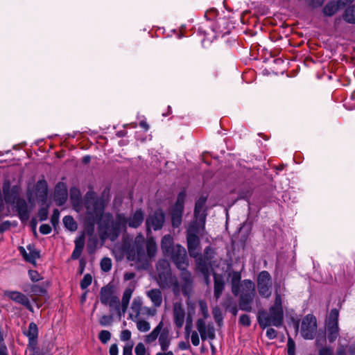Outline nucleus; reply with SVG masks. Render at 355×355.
I'll use <instances>...</instances> for the list:
<instances>
[{
	"label": "nucleus",
	"mask_w": 355,
	"mask_h": 355,
	"mask_svg": "<svg viewBox=\"0 0 355 355\" xmlns=\"http://www.w3.org/2000/svg\"><path fill=\"white\" fill-rule=\"evenodd\" d=\"M172 340V336L169 332V330L166 328L162 329L158 338L159 345L162 351H167L171 345Z\"/></svg>",
	"instance_id": "obj_22"
},
{
	"label": "nucleus",
	"mask_w": 355,
	"mask_h": 355,
	"mask_svg": "<svg viewBox=\"0 0 355 355\" xmlns=\"http://www.w3.org/2000/svg\"><path fill=\"white\" fill-rule=\"evenodd\" d=\"M334 349L330 346H322L318 350V355H333Z\"/></svg>",
	"instance_id": "obj_44"
},
{
	"label": "nucleus",
	"mask_w": 355,
	"mask_h": 355,
	"mask_svg": "<svg viewBox=\"0 0 355 355\" xmlns=\"http://www.w3.org/2000/svg\"><path fill=\"white\" fill-rule=\"evenodd\" d=\"M317 330L316 318L311 314L306 315L302 320L300 334L304 339L314 338Z\"/></svg>",
	"instance_id": "obj_10"
},
{
	"label": "nucleus",
	"mask_w": 355,
	"mask_h": 355,
	"mask_svg": "<svg viewBox=\"0 0 355 355\" xmlns=\"http://www.w3.org/2000/svg\"><path fill=\"white\" fill-rule=\"evenodd\" d=\"M212 313L216 322L220 326L223 322V315L219 308L215 307L212 310Z\"/></svg>",
	"instance_id": "obj_41"
},
{
	"label": "nucleus",
	"mask_w": 355,
	"mask_h": 355,
	"mask_svg": "<svg viewBox=\"0 0 355 355\" xmlns=\"http://www.w3.org/2000/svg\"><path fill=\"white\" fill-rule=\"evenodd\" d=\"M207 198L205 197H200L196 202L194 209V216L197 225H201V229L205 230V220H206V204Z\"/></svg>",
	"instance_id": "obj_13"
},
{
	"label": "nucleus",
	"mask_w": 355,
	"mask_h": 355,
	"mask_svg": "<svg viewBox=\"0 0 355 355\" xmlns=\"http://www.w3.org/2000/svg\"><path fill=\"white\" fill-rule=\"evenodd\" d=\"M113 293V288L112 286H105L102 287L100 292L101 302L104 305H107L108 301L115 296Z\"/></svg>",
	"instance_id": "obj_28"
},
{
	"label": "nucleus",
	"mask_w": 355,
	"mask_h": 355,
	"mask_svg": "<svg viewBox=\"0 0 355 355\" xmlns=\"http://www.w3.org/2000/svg\"><path fill=\"white\" fill-rule=\"evenodd\" d=\"M28 275L30 279L34 282H38L42 279L40 275L36 270H30L28 271Z\"/></svg>",
	"instance_id": "obj_53"
},
{
	"label": "nucleus",
	"mask_w": 355,
	"mask_h": 355,
	"mask_svg": "<svg viewBox=\"0 0 355 355\" xmlns=\"http://www.w3.org/2000/svg\"><path fill=\"white\" fill-rule=\"evenodd\" d=\"M185 197V191H181L178 194L176 202L172 209L171 220L174 227H178L181 225Z\"/></svg>",
	"instance_id": "obj_11"
},
{
	"label": "nucleus",
	"mask_w": 355,
	"mask_h": 355,
	"mask_svg": "<svg viewBox=\"0 0 355 355\" xmlns=\"http://www.w3.org/2000/svg\"><path fill=\"white\" fill-rule=\"evenodd\" d=\"M196 268L203 275L205 284L209 285L210 284V274L214 269L205 268V266L196 267Z\"/></svg>",
	"instance_id": "obj_37"
},
{
	"label": "nucleus",
	"mask_w": 355,
	"mask_h": 355,
	"mask_svg": "<svg viewBox=\"0 0 355 355\" xmlns=\"http://www.w3.org/2000/svg\"><path fill=\"white\" fill-rule=\"evenodd\" d=\"M260 327L265 329L271 325L276 327H281L284 321V310L281 295L276 292L275 302L269 309V312L264 310L259 311L257 316Z\"/></svg>",
	"instance_id": "obj_4"
},
{
	"label": "nucleus",
	"mask_w": 355,
	"mask_h": 355,
	"mask_svg": "<svg viewBox=\"0 0 355 355\" xmlns=\"http://www.w3.org/2000/svg\"><path fill=\"white\" fill-rule=\"evenodd\" d=\"M4 295L12 301L24 305L30 311L33 312V308L28 298L24 294L18 291H5Z\"/></svg>",
	"instance_id": "obj_16"
},
{
	"label": "nucleus",
	"mask_w": 355,
	"mask_h": 355,
	"mask_svg": "<svg viewBox=\"0 0 355 355\" xmlns=\"http://www.w3.org/2000/svg\"><path fill=\"white\" fill-rule=\"evenodd\" d=\"M75 243V248L80 250L83 252L84 246H85V239L84 236H80L76 239L74 241Z\"/></svg>",
	"instance_id": "obj_51"
},
{
	"label": "nucleus",
	"mask_w": 355,
	"mask_h": 355,
	"mask_svg": "<svg viewBox=\"0 0 355 355\" xmlns=\"http://www.w3.org/2000/svg\"><path fill=\"white\" fill-rule=\"evenodd\" d=\"M82 253V251H80L78 249H76L74 248V250L71 254V259H77L80 257V254Z\"/></svg>",
	"instance_id": "obj_63"
},
{
	"label": "nucleus",
	"mask_w": 355,
	"mask_h": 355,
	"mask_svg": "<svg viewBox=\"0 0 355 355\" xmlns=\"http://www.w3.org/2000/svg\"><path fill=\"white\" fill-rule=\"evenodd\" d=\"M48 209L46 208H41L38 211V217L40 221L46 220L48 218Z\"/></svg>",
	"instance_id": "obj_54"
},
{
	"label": "nucleus",
	"mask_w": 355,
	"mask_h": 355,
	"mask_svg": "<svg viewBox=\"0 0 355 355\" xmlns=\"http://www.w3.org/2000/svg\"><path fill=\"white\" fill-rule=\"evenodd\" d=\"M185 311L181 304L175 303L173 306V321L178 328L182 327L184 322Z\"/></svg>",
	"instance_id": "obj_21"
},
{
	"label": "nucleus",
	"mask_w": 355,
	"mask_h": 355,
	"mask_svg": "<svg viewBox=\"0 0 355 355\" xmlns=\"http://www.w3.org/2000/svg\"><path fill=\"white\" fill-rule=\"evenodd\" d=\"M63 223L65 227L71 232L76 231L77 230V223L71 216H64L63 218Z\"/></svg>",
	"instance_id": "obj_36"
},
{
	"label": "nucleus",
	"mask_w": 355,
	"mask_h": 355,
	"mask_svg": "<svg viewBox=\"0 0 355 355\" xmlns=\"http://www.w3.org/2000/svg\"><path fill=\"white\" fill-rule=\"evenodd\" d=\"M144 218V212L141 209H138L129 218H127V224L130 227L137 228L141 225Z\"/></svg>",
	"instance_id": "obj_25"
},
{
	"label": "nucleus",
	"mask_w": 355,
	"mask_h": 355,
	"mask_svg": "<svg viewBox=\"0 0 355 355\" xmlns=\"http://www.w3.org/2000/svg\"><path fill=\"white\" fill-rule=\"evenodd\" d=\"M10 226V222L8 220L4 221L0 224V234L8 230Z\"/></svg>",
	"instance_id": "obj_60"
},
{
	"label": "nucleus",
	"mask_w": 355,
	"mask_h": 355,
	"mask_svg": "<svg viewBox=\"0 0 355 355\" xmlns=\"http://www.w3.org/2000/svg\"><path fill=\"white\" fill-rule=\"evenodd\" d=\"M92 282V277L90 274H86L84 275L83 279L80 282V288L84 290L86 289Z\"/></svg>",
	"instance_id": "obj_42"
},
{
	"label": "nucleus",
	"mask_w": 355,
	"mask_h": 355,
	"mask_svg": "<svg viewBox=\"0 0 355 355\" xmlns=\"http://www.w3.org/2000/svg\"><path fill=\"white\" fill-rule=\"evenodd\" d=\"M338 316V310L332 309L325 322L327 338L330 343L335 342L340 335Z\"/></svg>",
	"instance_id": "obj_8"
},
{
	"label": "nucleus",
	"mask_w": 355,
	"mask_h": 355,
	"mask_svg": "<svg viewBox=\"0 0 355 355\" xmlns=\"http://www.w3.org/2000/svg\"><path fill=\"white\" fill-rule=\"evenodd\" d=\"M203 231L201 225H197L196 223L191 224L187 231L188 252L190 257L195 259L198 257L200 251V240L198 235L202 234Z\"/></svg>",
	"instance_id": "obj_6"
},
{
	"label": "nucleus",
	"mask_w": 355,
	"mask_h": 355,
	"mask_svg": "<svg viewBox=\"0 0 355 355\" xmlns=\"http://www.w3.org/2000/svg\"><path fill=\"white\" fill-rule=\"evenodd\" d=\"M27 249L28 250V253L27 254L26 261L35 264L36 259L40 257V252L31 245L27 246Z\"/></svg>",
	"instance_id": "obj_35"
},
{
	"label": "nucleus",
	"mask_w": 355,
	"mask_h": 355,
	"mask_svg": "<svg viewBox=\"0 0 355 355\" xmlns=\"http://www.w3.org/2000/svg\"><path fill=\"white\" fill-rule=\"evenodd\" d=\"M164 324L163 322L161 321L154 329L153 330L148 334L146 335L144 337V341L146 344H151L155 342L158 338L163 328Z\"/></svg>",
	"instance_id": "obj_27"
},
{
	"label": "nucleus",
	"mask_w": 355,
	"mask_h": 355,
	"mask_svg": "<svg viewBox=\"0 0 355 355\" xmlns=\"http://www.w3.org/2000/svg\"><path fill=\"white\" fill-rule=\"evenodd\" d=\"M59 218H60V211L58 209H55L53 210V214L51 217V223L53 225V226L55 227L56 225H58L59 222Z\"/></svg>",
	"instance_id": "obj_49"
},
{
	"label": "nucleus",
	"mask_w": 355,
	"mask_h": 355,
	"mask_svg": "<svg viewBox=\"0 0 355 355\" xmlns=\"http://www.w3.org/2000/svg\"><path fill=\"white\" fill-rule=\"evenodd\" d=\"M196 329L201 339L205 341H212L216 338V331L212 323L207 324L204 319H198L196 322Z\"/></svg>",
	"instance_id": "obj_12"
},
{
	"label": "nucleus",
	"mask_w": 355,
	"mask_h": 355,
	"mask_svg": "<svg viewBox=\"0 0 355 355\" xmlns=\"http://www.w3.org/2000/svg\"><path fill=\"white\" fill-rule=\"evenodd\" d=\"M343 19L349 24H355V5L349 6L345 10Z\"/></svg>",
	"instance_id": "obj_33"
},
{
	"label": "nucleus",
	"mask_w": 355,
	"mask_h": 355,
	"mask_svg": "<svg viewBox=\"0 0 355 355\" xmlns=\"http://www.w3.org/2000/svg\"><path fill=\"white\" fill-rule=\"evenodd\" d=\"M336 355H346L345 348L343 345H340L338 347Z\"/></svg>",
	"instance_id": "obj_64"
},
{
	"label": "nucleus",
	"mask_w": 355,
	"mask_h": 355,
	"mask_svg": "<svg viewBox=\"0 0 355 355\" xmlns=\"http://www.w3.org/2000/svg\"><path fill=\"white\" fill-rule=\"evenodd\" d=\"M180 270L186 269L188 266V260L186 250L182 245L178 244L175 252L168 256Z\"/></svg>",
	"instance_id": "obj_14"
},
{
	"label": "nucleus",
	"mask_w": 355,
	"mask_h": 355,
	"mask_svg": "<svg viewBox=\"0 0 355 355\" xmlns=\"http://www.w3.org/2000/svg\"><path fill=\"white\" fill-rule=\"evenodd\" d=\"M198 332L196 331H193L191 334V343L194 346H198L200 344V338L198 335Z\"/></svg>",
	"instance_id": "obj_52"
},
{
	"label": "nucleus",
	"mask_w": 355,
	"mask_h": 355,
	"mask_svg": "<svg viewBox=\"0 0 355 355\" xmlns=\"http://www.w3.org/2000/svg\"><path fill=\"white\" fill-rule=\"evenodd\" d=\"M112 320L113 318L112 315H105L100 318L99 323L101 326L105 327L110 325L112 322Z\"/></svg>",
	"instance_id": "obj_46"
},
{
	"label": "nucleus",
	"mask_w": 355,
	"mask_h": 355,
	"mask_svg": "<svg viewBox=\"0 0 355 355\" xmlns=\"http://www.w3.org/2000/svg\"><path fill=\"white\" fill-rule=\"evenodd\" d=\"M110 355H118L119 349L116 343L111 345L109 349Z\"/></svg>",
	"instance_id": "obj_61"
},
{
	"label": "nucleus",
	"mask_w": 355,
	"mask_h": 355,
	"mask_svg": "<svg viewBox=\"0 0 355 355\" xmlns=\"http://www.w3.org/2000/svg\"><path fill=\"white\" fill-rule=\"evenodd\" d=\"M146 296L150 300L153 306L159 307L162 304V293L159 288H152L146 292Z\"/></svg>",
	"instance_id": "obj_23"
},
{
	"label": "nucleus",
	"mask_w": 355,
	"mask_h": 355,
	"mask_svg": "<svg viewBox=\"0 0 355 355\" xmlns=\"http://www.w3.org/2000/svg\"><path fill=\"white\" fill-rule=\"evenodd\" d=\"M143 307V300L139 296L135 297L131 304V311L135 313V318H138L141 315V311Z\"/></svg>",
	"instance_id": "obj_31"
},
{
	"label": "nucleus",
	"mask_w": 355,
	"mask_h": 355,
	"mask_svg": "<svg viewBox=\"0 0 355 355\" xmlns=\"http://www.w3.org/2000/svg\"><path fill=\"white\" fill-rule=\"evenodd\" d=\"M157 308L154 306H143L141 311V315L146 316V317H153L157 313Z\"/></svg>",
	"instance_id": "obj_38"
},
{
	"label": "nucleus",
	"mask_w": 355,
	"mask_h": 355,
	"mask_svg": "<svg viewBox=\"0 0 355 355\" xmlns=\"http://www.w3.org/2000/svg\"><path fill=\"white\" fill-rule=\"evenodd\" d=\"M98 338L103 344L107 343L111 338V334L109 331L102 330L98 335Z\"/></svg>",
	"instance_id": "obj_43"
},
{
	"label": "nucleus",
	"mask_w": 355,
	"mask_h": 355,
	"mask_svg": "<svg viewBox=\"0 0 355 355\" xmlns=\"http://www.w3.org/2000/svg\"><path fill=\"white\" fill-rule=\"evenodd\" d=\"M178 347L182 350H186L190 348V345L189 343L181 341L178 343Z\"/></svg>",
	"instance_id": "obj_62"
},
{
	"label": "nucleus",
	"mask_w": 355,
	"mask_h": 355,
	"mask_svg": "<svg viewBox=\"0 0 355 355\" xmlns=\"http://www.w3.org/2000/svg\"><path fill=\"white\" fill-rule=\"evenodd\" d=\"M157 251V244L153 237H148L146 241L143 234H138L127 248L126 257L134 263L137 270H147Z\"/></svg>",
	"instance_id": "obj_2"
},
{
	"label": "nucleus",
	"mask_w": 355,
	"mask_h": 355,
	"mask_svg": "<svg viewBox=\"0 0 355 355\" xmlns=\"http://www.w3.org/2000/svg\"><path fill=\"white\" fill-rule=\"evenodd\" d=\"M180 278L182 280V290L184 295H189L191 291L193 286L192 276L190 272L186 269L181 270Z\"/></svg>",
	"instance_id": "obj_18"
},
{
	"label": "nucleus",
	"mask_w": 355,
	"mask_h": 355,
	"mask_svg": "<svg viewBox=\"0 0 355 355\" xmlns=\"http://www.w3.org/2000/svg\"><path fill=\"white\" fill-rule=\"evenodd\" d=\"M133 345L132 341L127 343L123 348V355H132Z\"/></svg>",
	"instance_id": "obj_48"
},
{
	"label": "nucleus",
	"mask_w": 355,
	"mask_h": 355,
	"mask_svg": "<svg viewBox=\"0 0 355 355\" xmlns=\"http://www.w3.org/2000/svg\"><path fill=\"white\" fill-rule=\"evenodd\" d=\"M38 332L37 326L35 322H31L28 330L23 331V334L28 338V348H36Z\"/></svg>",
	"instance_id": "obj_17"
},
{
	"label": "nucleus",
	"mask_w": 355,
	"mask_h": 355,
	"mask_svg": "<svg viewBox=\"0 0 355 355\" xmlns=\"http://www.w3.org/2000/svg\"><path fill=\"white\" fill-rule=\"evenodd\" d=\"M288 355H295V343L291 338H288L287 342Z\"/></svg>",
	"instance_id": "obj_45"
},
{
	"label": "nucleus",
	"mask_w": 355,
	"mask_h": 355,
	"mask_svg": "<svg viewBox=\"0 0 355 355\" xmlns=\"http://www.w3.org/2000/svg\"><path fill=\"white\" fill-rule=\"evenodd\" d=\"M4 200L6 203L14 205L18 198V188L13 187L10 188H3Z\"/></svg>",
	"instance_id": "obj_26"
},
{
	"label": "nucleus",
	"mask_w": 355,
	"mask_h": 355,
	"mask_svg": "<svg viewBox=\"0 0 355 355\" xmlns=\"http://www.w3.org/2000/svg\"><path fill=\"white\" fill-rule=\"evenodd\" d=\"M133 292H134V288L128 287L124 291V292L123 293L121 302H120L121 305L122 306V313L123 314H125L128 309V305L130 303V300L132 297Z\"/></svg>",
	"instance_id": "obj_29"
},
{
	"label": "nucleus",
	"mask_w": 355,
	"mask_h": 355,
	"mask_svg": "<svg viewBox=\"0 0 355 355\" xmlns=\"http://www.w3.org/2000/svg\"><path fill=\"white\" fill-rule=\"evenodd\" d=\"M131 338V332L128 329H125L121 331L120 334V339L122 341H128Z\"/></svg>",
	"instance_id": "obj_56"
},
{
	"label": "nucleus",
	"mask_w": 355,
	"mask_h": 355,
	"mask_svg": "<svg viewBox=\"0 0 355 355\" xmlns=\"http://www.w3.org/2000/svg\"><path fill=\"white\" fill-rule=\"evenodd\" d=\"M239 323L245 327H249L251 324V320L248 315L243 314L239 318Z\"/></svg>",
	"instance_id": "obj_50"
},
{
	"label": "nucleus",
	"mask_w": 355,
	"mask_h": 355,
	"mask_svg": "<svg viewBox=\"0 0 355 355\" xmlns=\"http://www.w3.org/2000/svg\"><path fill=\"white\" fill-rule=\"evenodd\" d=\"M31 292L33 293L35 295H42L46 292L45 289L40 286L37 285H33L31 286Z\"/></svg>",
	"instance_id": "obj_55"
},
{
	"label": "nucleus",
	"mask_w": 355,
	"mask_h": 355,
	"mask_svg": "<svg viewBox=\"0 0 355 355\" xmlns=\"http://www.w3.org/2000/svg\"><path fill=\"white\" fill-rule=\"evenodd\" d=\"M157 282L162 288H172L175 295L180 291V286L175 276H173L171 271L170 264L165 259L159 260L157 263Z\"/></svg>",
	"instance_id": "obj_5"
},
{
	"label": "nucleus",
	"mask_w": 355,
	"mask_h": 355,
	"mask_svg": "<svg viewBox=\"0 0 355 355\" xmlns=\"http://www.w3.org/2000/svg\"><path fill=\"white\" fill-rule=\"evenodd\" d=\"M37 190H42L45 192L47 189V184L45 180H39L36 184Z\"/></svg>",
	"instance_id": "obj_58"
},
{
	"label": "nucleus",
	"mask_w": 355,
	"mask_h": 355,
	"mask_svg": "<svg viewBox=\"0 0 355 355\" xmlns=\"http://www.w3.org/2000/svg\"><path fill=\"white\" fill-rule=\"evenodd\" d=\"M176 245H173V238L170 234L165 235L161 241V248L164 256L168 257L175 252Z\"/></svg>",
	"instance_id": "obj_20"
},
{
	"label": "nucleus",
	"mask_w": 355,
	"mask_h": 355,
	"mask_svg": "<svg viewBox=\"0 0 355 355\" xmlns=\"http://www.w3.org/2000/svg\"><path fill=\"white\" fill-rule=\"evenodd\" d=\"M40 232L42 234H49L51 232V227L48 224H42L40 227Z\"/></svg>",
	"instance_id": "obj_57"
},
{
	"label": "nucleus",
	"mask_w": 355,
	"mask_h": 355,
	"mask_svg": "<svg viewBox=\"0 0 355 355\" xmlns=\"http://www.w3.org/2000/svg\"><path fill=\"white\" fill-rule=\"evenodd\" d=\"M130 317L136 322L137 328L140 332H147L150 329V324L148 321L138 318L135 320L132 314H130Z\"/></svg>",
	"instance_id": "obj_34"
},
{
	"label": "nucleus",
	"mask_w": 355,
	"mask_h": 355,
	"mask_svg": "<svg viewBox=\"0 0 355 355\" xmlns=\"http://www.w3.org/2000/svg\"><path fill=\"white\" fill-rule=\"evenodd\" d=\"M101 268L104 272H109L112 268V260L108 257H104L101 261Z\"/></svg>",
	"instance_id": "obj_40"
},
{
	"label": "nucleus",
	"mask_w": 355,
	"mask_h": 355,
	"mask_svg": "<svg viewBox=\"0 0 355 355\" xmlns=\"http://www.w3.org/2000/svg\"><path fill=\"white\" fill-rule=\"evenodd\" d=\"M338 8L339 6L338 3L335 1H330L323 8L322 12L324 15L331 17L337 12Z\"/></svg>",
	"instance_id": "obj_32"
},
{
	"label": "nucleus",
	"mask_w": 355,
	"mask_h": 355,
	"mask_svg": "<svg viewBox=\"0 0 355 355\" xmlns=\"http://www.w3.org/2000/svg\"><path fill=\"white\" fill-rule=\"evenodd\" d=\"M266 336L272 340V339H274L277 337V332L275 329H272V328H269L267 329L266 331Z\"/></svg>",
	"instance_id": "obj_59"
},
{
	"label": "nucleus",
	"mask_w": 355,
	"mask_h": 355,
	"mask_svg": "<svg viewBox=\"0 0 355 355\" xmlns=\"http://www.w3.org/2000/svg\"><path fill=\"white\" fill-rule=\"evenodd\" d=\"M214 297L218 300L222 295L225 288V282L222 275L214 273Z\"/></svg>",
	"instance_id": "obj_24"
},
{
	"label": "nucleus",
	"mask_w": 355,
	"mask_h": 355,
	"mask_svg": "<svg viewBox=\"0 0 355 355\" xmlns=\"http://www.w3.org/2000/svg\"><path fill=\"white\" fill-rule=\"evenodd\" d=\"M198 306L200 308V311L203 316L204 320L209 317V311L207 307V304L205 300H200L198 301Z\"/></svg>",
	"instance_id": "obj_39"
},
{
	"label": "nucleus",
	"mask_w": 355,
	"mask_h": 355,
	"mask_svg": "<svg viewBox=\"0 0 355 355\" xmlns=\"http://www.w3.org/2000/svg\"><path fill=\"white\" fill-rule=\"evenodd\" d=\"M109 191L104 190L101 196H97L93 191H88L84 198L86 209V224L87 232L92 234L94 225H98V231L101 240L115 241L121 231L126 228L127 218L123 214L114 216L110 212H105L109 202Z\"/></svg>",
	"instance_id": "obj_1"
},
{
	"label": "nucleus",
	"mask_w": 355,
	"mask_h": 355,
	"mask_svg": "<svg viewBox=\"0 0 355 355\" xmlns=\"http://www.w3.org/2000/svg\"><path fill=\"white\" fill-rule=\"evenodd\" d=\"M135 352L136 355H146V349L144 343H139L135 347Z\"/></svg>",
	"instance_id": "obj_47"
},
{
	"label": "nucleus",
	"mask_w": 355,
	"mask_h": 355,
	"mask_svg": "<svg viewBox=\"0 0 355 355\" xmlns=\"http://www.w3.org/2000/svg\"><path fill=\"white\" fill-rule=\"evenodd\" d=\"M229 277H230L232 293L235 296L240 295L239 309L246 312L252 311V304L256 295L254 283L250 279L241 281V274L237 271L230 272Z\"/></svg>",
	"instance_id": "obj_3"
},
{
	"label": "nucleus",
	"mask_w": 355,
	"mask_h": 355,
	"mask_svg": "<svg viewBox=\"0 0 355 355\" xmlns=\"http://www.w3.org/2000/svg\"><path fill=\"white\" fill-rule=\"evenodd\" d=\"M107 305L110 306L111 311H114L119 317L124 315L122 313V306L119 298L116 295L111 298Z\"/></svg>",
	"instance_id": "obj_30"
},
{
	"label": "nucleus",
	"mask_w": 355,
	"mask_h": 355,
	"mask_svg": "<svg viewBox=\"0 0 355 355\" xmlns=\"http://www.w3.org/2000/svg\"><path fill=\"white\" fill-rule=\"evenodd\" d=\"M164 219V214L161 210L155 211L153 214L149 216L146 219L148 230L150 228H153L154 230L161 229L163 226Z\"/></svg>",
	"instance_id": "obj_15"
},
{
	"label": "nucleus",
	"mask_w": 355,
	"mask_h": 355,
	"mask_svg": "<svg viewBox=\"0 0 355 355\" xmlns=\"http://www.w3.org/2000/svg\"><path fill=\"white\" fill-rule=\"evenodd\" d=\"M195 260L196 267L205 266L214 269L219 267L222 259L218 255L216 248L209 245L205 247L202 254H200Z\"/></svg>",
	"instance_id": "obj_7"
},
{
	"label": "nucleus",
	"mask_w": 355,
	"mask_h": 355,
	"mask_svg": "<svg viewBox=\"0 0 355 355\" xmlns=\"http://www.w3.org/2000/svg\"><path fill=\"white\" fill-rule=\"evenodd\" d=\"M15 204L20 220L22 222L27 221L29 218L30 211L26 201L24 199L18 198Z\"/></svg>",
	"instance_id": "obj_19"
},
{
	"label": "nucleus",
	"mask_w": 355,
	"mask_h": 355,
	"mask_svg": "<svg viewBox=\"0 0 355 355\" xmlns=\"http://www.w3.org/2000/svg\"><path fill=\"white\" fill-rule=\"evenodd\" d=\"M257 286L259 295L269 298L272 295V281L270 273L266 270L260 272L257 276Z\"/></svg>",
	"instance_id": "obj_9"
}]
</instances>
